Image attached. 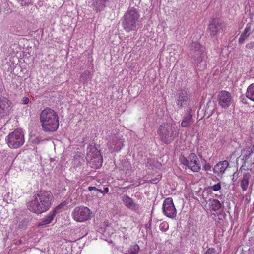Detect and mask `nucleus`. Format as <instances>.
I'll list each match as a JSON object with an SVG mask.
<instances>
[{
	"mask_svg": "<svg viewBox=\"0 0 254 254\" xmlns=\"http://www.w3.org/2000/svg\"><path fill=\"white\" fill-rule=\"evenodd\" d=\"M34 198L28 204V209L37 214H41L49 209L54 200L50 191L41 190L34 196Z\"/></svg>",
	"mask_w": 254,
	"mask_h": 254,
	"instance_id": "nucleus-1",
	"label": "nucleus"
},
{
	"mask_svg": "<svg viewBox=\"0 0 254 254\" xmlns=\"http://www.w3.org/2000/svg\"><path fill=\"white\" fill-rule=\"evenodd\" d=\"M40 119L45 132H55L58 128L59 117L54 110L50 108L44 109L40 114Z\"/></svg>",
	"mask_w": 254,
	"mask_h": 254,
	"instance_id": "nucleus-2",
	"label": "nucleus"
},
{
	"mask_svg": "<svg viewBox=\"0 0 254 254\" xmlns=\"http://www.w3.org/2000/svg\"><path fill=\"white\" fill-rule=\"evenodd\" d=\"M140 14L134 7H129L122 18V25L124 29L127 32L136 30L139 22Z\"/></svg>",
	"mask_w": 254,
	"mask_h": 254,
	"instance_id": "nucleus-3",
	"label": "nucleus"
},
{
	"mask_svg": "<svg viewBox=\"0 0 254 254\" xmlns=\"http://www.w3.org/2000/svg\"><path fill=\"white\" fill-rule=\"evenodd\" d=\"M178 127L170 123H164L160 125L158 133L162 142L168 144L173 141L179 135Z\"/></svg>",
	"mask_w": 254,
	"mask_h": 254,
	"instance_id": "nucleus-4",
	"label": "nucleus"
},
{
	"mask_svg": "<svg viewBox=\"0 0 254 254\" xmlns=\"http://www.w3.org/2000/svg\"><path fill=\"white\" fill-rule=\"evenodd\" d=\"M190 55L194 60V64L199 69L200 64L206 56V48L197 42H192L190 45Z\"/></svg>",
	"mask_w": 254,
	"mask_h": 254,
	"instance_id": "nucleus-5",
	"label": "nucleus"
},
{
	"mask_svg": "<svg viewBox=\"0 0 254 254\" xmlns=\"http://www.w3.org/2000/svg\"><path fill=\"white\" fill-rule=\"evenodd\" d=\"M5 141L10 148H18L24 143V133L21 129H16L8 135L6 137Z\"/></svg>",
	"mask_w": 254,
	"mask_h": 254,
	"instance_id": "nucleus-6",
	"label": "nucleus"
},
{
	"mask_svg": "<svg viewBox=\"0 0 254 254\" xmlns=\"http://www.w3.org/2000/svg\"><path fill=\"white\" fill-rule=\"evenodd\" d=\"M179 159L181 163L187 166L193 172H198L200 171V162L196 154L191 153L187 157L182 156L180 157Z\"/></svg>",
	"mask_w": 254,
	"mask_h": 254,
	"instance_id": "nucleus-7",
	"label": "nucleus"
},
{
	"mask_svg": "<svg viewBox=\"0 0 254 254\" xmlns=\"http://www.w3.org/2000/svg\"><path fill=\"white\" fill-rule=\"evenodd\" d=\"M86 156L89 166L94 169L101 167L103 159L100 151L94 146H91Z\"/></svg>",
	"mask_w": 254,
	"mask_h": 254,
	"instance_id": "nucleus-8",
	"label": "nucleus"
},
{
	"mask_svg": "<svg viewBox=\"0 0 254 254\" xmlns=\"http://www.w3.org/2000/svg\"><path fill=\"white\" fill-rule=\"evenodd\" d=\"M73 219L78 222H83L91 218V211L84 206L76 207L72 212Z\"/></svg>",
	"mask_w": 254,
	"mask_h": 254,
	"instance_id": "nucleus-9",
	"label": "nucleus"
},
{
	"mask_svg": "<svg viewBox=\"0 0 254 254\" xmlns=\"http://www.w3.org/2000/svg\"><path fill=\"white\" fill-rule=\"evenodd\" d=\"M225 29L224 22L219 18H214L209 23L208 32L211 37H214Z\"/></svg>",
	"mask_w": 254,
	"mask_h": 254,
	"instance_id": "nucleus-10",
	"label": "nucleus"
},
{
	"mask_svg": "<svg viewBox=\"0 0 254 254\" xmlns=\"http://www.w3.org/2000/svg\"><path fill=\"white\" fill-rule=\"evenodd\" d=\"M164 214L170 218L176 217L177 211L173 203V199L171 197L165 199L162 207Z\"/></svg>",
	"mask_w": 254,
	"mask_h": 254,
	"instance_id": "nucleus-11",
	"label": "nucleus"
},
{
	"mask_svg": "<svg viewBox=\"0 0 254 254\" xmlns=\"http://www.w3.org/2000/svg\"><path fill=\"white\" fill-rule=\"evenodd\" d=\"M254 151V145L250 143H247L245 148L242 150V158L241 160L243 161V164L240 168V171L241 172L245 170L246 164L251 162V157Z\"/></svg>",
	"mask_w": 254,
	"mask_h": 254,
	"instance_id": "nucleus-12",
	"label": "nucleus"
},
{
	"mask_svg": "<svg viewBox=\"0 0 254 254\" xmlns=\"http://www.w3.org/2000/svg\"><path fill=\"white\" fill-rule=\"evenodd\" d=\"M119 134H114L108 143V148L112 152L120 151L123 146V141Z\"/></svg>",
	"mask_w": 254,
	"mask_h": 254,
	"instance_id": "nucleus-13",
	"label": "nucleus"
},
{
	"mask_svg": "<svg viewBox=\"0 0 254 254\" xmlns=\"http://www.w3.org/2000/svg\"><path fill=\"white\" fill-rule=\"evenodd\" d=\"M240 173L242 175V177L240 179V187L243 191H246L248 189L250 184V180L252 176L251 173L248 170H246L245 168L242 172L240 170L239 172L236 171L234 172L233 176L238 177Z\"/></svg>",
	"mask_w": 254,
	"mask_h": 254,
	"instance_id": "nucleus-14",
	"label": "nucleus"
},
{
	"mask_svg": "<svg viewBox=\"0 0 254 254\" xmlns=\"http://www.w3.org/2000/svg\"><path fill=\"white\" fill-rule=\"evenodd\" d=\"M219 105L222 108H228L232 102V98L230 92L226 91H221L218 95Z\"/></svg>",
	"mask_w": 254,
	"mask_h": 254,
	"instance_id": "nucleus-15",
	"label": "nucleus"
},
{
	"mask_svg": "<svg viewBox=\"0 0 254 254\" xmlns=\"http://www.w3.org/2000/svg\"><path fill=\"white\" fill-rule=\"evenodd\" d=\"M176 101L177 105L181 108L186 106L190 102L188 94L185 90L178 91L176 95Z\"/></svg>",
	"mask_w": 254,
	"mask_h": 254,
	"instance_id": "nucleus-16",
	"label": "nucleus"
},
{
	"mask_svg": "<svg viewBox=\"0 0 254 254\" xmlns=\"http://www.w3.org/2000/svg\"><path fill=\"white\" fill-rule=\"evenodd\" d=\"M10 104V101L6 98L0 97V119L8 115Z\"/></svg>",
	"mask_w": 254,
	"mask_h": 254,
	"instance_id": "nucleus-17",
	"label": "nucleus"
},
{
	"mask_svg": "<svg viewBox=\"0 0 254 254\" xmlns=\"http://www.w3.org/2000/svg\"><path fill=\"white\" fill-rule=\"evenodd\" d=\"M229 162L227 160L219 161L213 168L214 173L218 176L222 175L229 167Z\"/></svg>",
	"mask_w": 254,
	"mask_h": 254,
	"instance_id": "nucleus-18",
	"label": "nucleus"
},
{
	"mask_svg": "<svg viewBox=\"0 0 254 254\" xmlns=\"http://www.w3.org/2000/svg\"><path fill=\"white\" fill-rule=\"evenodd\" d=\"M123 202L125 205L129 209L135 212H137L140 209V206L138 204L135 203L132 198L127 195H124L123 196Z\"/></svg>",
	"mask_w": 254,
	"mask_h": 254,
	"instance_id": "nucleus-19",
	"label": "nucleus"
},
{
	"mask_svg": "<svg viewBox=\"0 0 254 254\" xmlns=\"http://www.w3.org/2000/svg\"><path fill=\"white\" fill-rule=\"evenodd\" d=\"M109 0H92V7L96 12H101L104 10L106 3Z\"/></svg>",
	"mask_w": 254,
	"mask_h": 254,
	"instance_id": "nucleus-20",
	"label": "nucleus"
},
{
	"mask_svg": "<svg viewBox=\"0 0 254 254\" xmlns=\"http://www.w3.org/2000/svg\"><path fill=\"white\" fill-rule=\"evenodd\" d=\"M192 109L190 108L187 114H186L183 118L181 126L183 127H189L190 126L193 122L192 115L191 114Z\"/></svg>",
	"mask_w": 254,
	"mask_h": 254,
	"instance_id": "nucleus-21",
	"label": "nucleus"
},
{
	"mask_svg": "<svg viewBox=\"0 0 254 254\" xmlns=\"http://www.w3.org/2000/svg\"><path fill=\"white\" fill-rule=\"evenodd\" d=\"M55 216L54 212H50L39 222L38 226L39 227L51 223Z\"/></svg>",
	"mask_w": 254,
	"mask_h": 254,
	"instance_id": "nucleus-22",
	"label": "nucleus"
},
{
	"mask_svg": "<svg viewBox=\"0 0 254 254\" xmlns=\"http://www.w3.org/2000/svg\"><path fill=\"white\" fill-rule=\"evenodd\" d=\"M210 201L211 203L209 204V205L210 208L212 210L214 211H216L220 210L221 208L222 205L218 199H213Z\"/></svg>",
	"mask_w": 254,
	"mask_h": 254,
	"instance_id": "nucleus-23",
	"label": "nucleus"
},
{
	"mask_svg": "<svg viewBox=\"0 0 254 254\" xmlns=\"http://www.w3.org/2000/svg\"><path fill=\"white\" fill-rule=\"evenodd\" d=\"M247 97L254 102V84L249 85L246 93Z\"/></svg>",
	"mask_w": 254,
	"mask_h": 254,
	"instance_id": "nucleus-24",
	"label": "nucleus"
},
{
	"mask_svg": "<svg viewBox=\"0 0 254 254\" xmlns=\"http://www.w3.org/2000/svg\"><path fill=\"white\" fill-rule=\"evenodd\" d=\"M139 247L137 244H134L130 247L126 251L125 254H137L139 251Z\"/></svg>",
	"mask_w": 254,
	"mask_h": 254,
	"instance_id": "nucleus-25",
	"label": "nucleus"
},
{
	"mask_svg": "<svg viewBox=\"0 0 254 254\" xmlns=\"http://www.w3.org/2000/svg\"><path fill=\"white\" fill-rule=\"evenodd\" d=\"M122 166L120 167V169L123 171H126V173H130L131 172V166L130 163L127 161H124L122 162Z\"/></svg>",
	"mask_w": 254,
	"mask_h": 254,
	"instance_id": "nucleus-26",
	"label": "nucleus"
},
{
	"mask_svg": "<svg viewBox=\"0 0 254 254\" xmlns=\"http://www.w3.org/2000/svg\"><path fill=\"white\" fill-rule=\"evenodd\" d=\"M221 188V185L220 183H218L213 186L209 187V189L210 190H212L214 191H217L219 190Z\"/></svg>",
	"mask_w": 254,
	"mask_h": 254,
	"instance_id": "nucleus-27",
	"label": "nucleus"
},
{
	"mask_svg": "<svg viewBox=\"0 0 254 254\" xmlns=\"http://www.w3.org/2000/svg\"><path fill=\"white\" fill-rule=\"evenodd\" d=\"M81 78H82L85 81L87 79H90L91 78V72L89 70L85 71L81 76Z\"/></svg>",
	"mask_w": 254,
	"mask_h": 254,
	"instance_id": "nucleus-28",
	"label": "nucleus"
},
{
	"mask_svg": "<svg viewBox=\"0 0 254 254\" xmlns=\"http://www.w3.org/2000/svg\"><path fill=\"white\" fill-rule=\"evenodd\" d=\"M159 228L162 231L165 232L168 229L169 225L166 222H163L160 224Z\"/></svg>",
	"mask_w": 254,
	"mask_h": 254,
	"instance_id": "nucleus-29",
	"label": "nucleus"
},
{
	"mask_svg": "<svg viewBox=\"0 0 254 254\" xmlns=\"http://www.w3.org/2000/svg\"><path fill=\"white\" fill-rule=\"evenodd\" d=\"M251 25L252 24L251 23H248L246 25V27L244 31L245 34H247L249 36V35L252 32L253 30L251 29Z\"/></svg>",
	"mask_w": 254,
	"mask_h": 254,
	"instance_id": "nucleus-30",
	"label": "nucleus"
},
{
	"mask_svg": "<svg viewBox=\"0 0 254 254\" xmlns=\"http://www.w3.org/2000/svg\"><path fill=\"white\" fill-rule=\"evenodd\" d=\"M249 35L247 34H245L244 32H243L240 36L239 39V43L240 44H242L244 43L245 40L248 37Z\"/></svg>",
	"mask_w": 254,
	"mask_h": 254,
	"instance_id": "nucleus-31",
	"label": "nucleus"
},
{
	"mask_svg": "<svg viewBox=\"0 0 254 254\" xmlns=\"http://www.w3.org/2000/svg\"><path fill=\"white\" fill-rule=\"evenodd\" d=\"M22 6L28 5L31 3L32 0H17Z\"/></svg>",
	"mask_w": 254,
	"mask_h": 254,
	"instance_id": "nucleus-32",
	"label": "nucleus"
},
{
	"mask_svg": "<svg viewBox=\"0 0 254 254\" xmlns=\"http://www.w3.org/2000/svg\"><path fill=\"white\" fill-rule=\"evenodd\" d=\"M205 254H216V252L214 248H209L205 252Z\"/></svg>",
	"mask_w": 254,
	"mask_h": 254,
	"instance_id": "nucleus-33",
	"label": "nucleus"
},
{
	"mask_svg": "<svg viewBox=\"0 0 254 254\" xmlns=\"http://www.w3.org/2000/svg\"><path fill=\"white\" fill-rule=\"evenodd\" d=\"M246 47L249 50L254 49V41L247 44L246 45Z\"/></svg>",
	"mask_w": 254,
	"mask_h": 254,
	"instance_id": "nucleus-34",
	"label": "nucleus"
},
{
	"mask_svg": "<svg viewBox=\"0 0 254 254\" xmlns=\"http://www.w3.org/2000/svg\"><path fill=\"white\" fill-rule=\"evenodd\" d=\"M88 189L89 191H92V190H94V191H95L97 192H100L101 193H103L102 190L96 188L95 187H89Z\"/></svg>",
	"mask_w": 254,
	"mask_h": 254,
	"instance_id": "nucleus-35",
	"label": "nucleus"
},
{
	"mask_svg": "<svg viewBox=\"0 0 254 254\" xmlns=\"http://www.w3.org/2000/svg\"><path fill=\"white\" fill-rule=\"evenodd\" d=\"M247 98H248L247 97V96L246 95V97L244 96V95H241L240 97V101L244 104H247Z\"/></svg>",
	"mask_w": 254,
	"mask_h": 254,
	"instance_id": "nucleus-36",
	"label": "nucleus"
},
{
	"mask_svg": "<svg viewBox=\"0 0 254 254\" xmlns=\"http://www.w3.org/2000/svg\"><path fill=\"white\" fill-rule=\"evenodd\" d=\"M63 206V205L62 204H61L59 205H58L57 206H56L52 211H51V212H54V214H55V216L56 215V214L57 212V211L59 209H60L61 208H62V207Z\"/></svg>",
	"mask_w": 254,
	"mask_h": 254,
	"instance_id": "nucleus-37",
	"label": "nucleus"
},
{
	"mask_svg": "<svg viewBox=\"0 0 254 254\" xmlns=\"http://www.w3.org/2000/svg\"><path fill=\"white\" fill-rule=\"evenodd\" d=\"M203 169L206 171H211V166L209 163H205L203 166Z\"/></svg>",
	"mask_w": 254,
	"mask_h": 254,
	"instance_id": "nucleus-38",
	"label": "nucleus"
},
{
	"mask_svg": "<svg viewBox=\"0 0 254 254\" xmlns=\"http://www.w3.org/2000/svg\"><path fill=\"white\" fill-rule=\"evenodd\" d=\"M154 160H152L151 159L148 158L146 162V165L147 166L149 167H153V163H154Z\"/></svg>",
	"mask_w": 254,
	"mask_h": 254,
	"instance_id": "nucleus-39",
	"label": "nucleus"
},
{
	"mask_svg": "<svg viewBox=\"0 0 254 254\" xmlns=\"http://www.w3.org/2000/svg\"><path fill=\"white\" fill-rule=\"evenodd\" d=\"M29 101V98L26 97H24L22 99L23 103L24 104H27Z\"/></svg>",
	"mask_w": 254,
	"mask_h": 254,
	"instance_id": "nucleus-40",
	"label": "nucleus"
},
{
	"mask_svg": "<svg viewBox=\"0 0 254 254\" xmlns=\"http://www.w3.org/2000/svg\"><path fill=\"white\" fill-rule=\"evenodd\" d=\"M151 219H150L149 221V222L146 224V228L147 229H151Z\"/></svg>",
	"mask_w": 254,
	"mask_h": 254,
	"instance_id": "nucleus-41",
	"label": "nucleus"
},
{
	"mask_svg": "<svg viewBox=\"0 0 254 254\" xmlns=\"http://www.w3.org/2000/svg\"><path fill=\"white\" fill-rule=\"evenodd\" d=\"M151 183L156 184L158 182V180L157 179H155L154 180H152L150 181Z\"/></svg>",
	"mask_w": 254,
	"mask_h": 254,
	"instance_id": "nucleus-42",
	"label": "nucleus"
},
{
	"mask_svg": "<svg viewBox=\"0 0 254 254\" xmlns=\"http://www.w3.org/2000/svg\"><path fill=\"white\" fill-rule=\"evenodd\" d=\"M128 238V235L127 234H125L123 235V238L124 240H127Z\"/></svg>",
	"mask_w": 254,
	"mask_h": 254,
	"instance_id": "nucleus-43",
	"label": "nucleus"
},
{
	"mask_svg": "<svg viewBox=\"0 0 254 254\" xmlns=\"http://www.w3.org/2000/svg\"><path fill=\"white\" fill-rule=\"evenodd\" d=\"M104 191L105 192L107 193V192L109 191V189H108V188H107V187H105V188H104Z\"/></svg>",
	"mask_w": 254,
	"mask_h": 254,
	"instance_id": "nucleus-44",
	"label": "nucleus"
},
{
	"mask_svg": "<svg viewBox=\"0 0 254 254\" xmlns=\"http://www.w3.org/2000/svg\"><path fill=\"white\" fill-rule=\"evenodd\" d=\"M3 90V86L1 85H0V93H1Z\"/></svg>",
	"mask_w": 254,
	"mask_h": 254,
	"instance_id": "nucleus-45",
	"label": "nucleus"
},
{
	"mask_svg": "<svg viewBox=\"0 0 254 254\" xmlns=\"http://www.w3.org/2000/svg\"><path fill=\"white\" fill-rule=\"evenodd\" d=\"M19 244H22V241H21V240H19Z\"/></svg>",
	"mask_w": 254,
	"mask_h": 254,
	"instance_id": "nucleus-46",
	"label": "nucleus"
},
{
	"mask_svg": "<svg viewBox=\"0 0 254 254\" xmlns=\"http://www.w3.org/2000/svg\"><path fill=\"white\" fill-rule=\"evenodd\" d=\"M125 188V189H126V188H128V187H125V188Z\"/></svg>",
	"mask_w": 254,
	"mask_h": 254,
	"instance_id": "nucleus-47",
	"label": "nucleus"
}]
</instances>
